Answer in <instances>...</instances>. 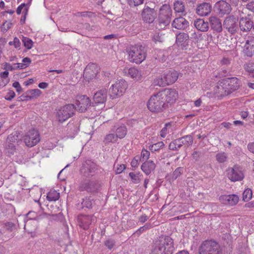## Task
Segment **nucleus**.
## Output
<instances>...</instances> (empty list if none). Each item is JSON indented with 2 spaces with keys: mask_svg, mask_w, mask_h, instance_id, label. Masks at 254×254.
<instances>
[{
  "mask_svg": "<svg viewBox=\"0 0 254 254\" xmlns=\"http://www.w3.org/2000/svg\"><path fill=\"white\" fill-rule=\"evenodd\" d=\"M212 11V6L210 3L203 2L196 5L195 9V13L200 16L208 15Z\"/></svg>",
  "mask_w": 254,
  "mask_h": 254,
  "instance_id": "obj_23",
  "label": "nucleus"
},
{
  "mask_svg": "<svg viewBox=\"0 0 254 254\" xmlns=\"http://www.w3.org/2000/svg\"><path fill=\"white\" fill-rule=\"evenodd\" d=\"M219 200L225 205L233 206L238 202L239 197L236 194L223 195L219 197Z\"/></svg>",
  "mask_w": 254,
  "mask_h": 254,
  "instance_id": "obj_25",
  "label": "nucleus"
},
{
  "mask_svg": "<svg viewBox=\"0 0 254 254\" xmlns=\"http://www.w3.org/2000/svg\"><path fill=\"white\" fill-rule=\"evenodd\" d=\"M231 59L228 57H223L220 61V64L222 65L228 66L231 64Z\"/></svg>",
  "mask_w": 254,
  "mask_h": 254,
  "instance_id": "obj_58",
  "label": "nucleus"
},
{
  "mask_svg": "<svg viewBox=\"0 0 254 254\" xmlns=\"http://www.w3.org/2000/svg\"><path fill=\"white\" fill-rule=\"evenodd\" d=\"M28 11V7H25L23 10L24 15L21 17L20 20V24L22 25L24 24L25 22L26 16L27 15Z\"/></svg>",
  "mask_w": 254,
  "mask_h": 254,
  "instance_id": "obj_60",
  "label": "nucleus"
},
{
  "mask_svg": "<svg viewBox=\"0 0 254 254\" xmlns=\"http://www.w3.org/2000/svg\"><path fill=\"white\" fill-rule=\"evenodd\" d=\"M76 108L73 104H68L61 107L56 113V119L63 123L74 114Z\"/></svg>",
  "mask_w": 254,
  "mask_h": 254,
  "instance_id": "obj_6",
  "label": "nucleus"
},
{
  "mask_svg": "<svg viewBox=\"0 0 254 254\" xmlns=\"http://www.w3.org/2000/svg\"><path fill=\"white\" fill-rule=\"evenodd\" d=\"M227 89V87L225 86V84L223 80H222L219 81L214 88V94L215 95L216 97L221 98L229 95Z\"/></svg>",
  "mask_w": 254,
  "mask_h": 254,
  "instance_id": "obj_26",
  "label": "nucleus"
},
{
  "mask_svg": "<svg viewBox=\"0 0 254 254\" xmlns=\"http://www.w3.org/2000/svg\"><path fill=\"white\" fill-rule=\"evenodd\" d=\"M9 72L7 71H4L0 73V76L3 79L2 83H0V86H4L9 82V79L7 78Z\"/></svg>",
  "mask_w": 254,
  "mask_h": 254,
  "instance_id": "obj_44",
  "label": "nucleus"
},
{
  "mask_svg": "<svg viewBox=\"0 0 254 254\" xmlns=\"http://www.w3.org/2000/svg\"><path fill=\"white\" fill-rule=\"evenodd\" d=\"M174 9L176 13H181L182 15L187 14L185 3L182 0H177L174 3Z\"/></svg>",
  "mask_w": 254,
  "mask_h": 254,
  "instance_id": "obj_34",
  "label": "nucleus"
},
{
  "mask_svg": "<svg viewBox=\"0 0 254 254\" xmlns=\"http://www.w3.org/2000/svg\"><path fill=\"white\" fill-rule=\"evenodd\" d=\"M173 27L179 30H185L189 26V21L185 18L181 16L176 18L172 23Z\"/></svg>",
  "mask_w": 254,
  "mask_h": 254,
  "instance_id": "obj_27",
  "label": "nucleus"
},
{
  "mask_svg": "<svg viewBox=\"0 0 254 254\" xmlns=\"http://www.w3.org/2000/svg\"><path fill=\"white\" fill-rule=\"evenodd\" d=\"M183 172V168L178 167L174 171L172 175V178L173 180H176L179 176H180Z\"/></svg>",
  "mask_w": 254,
  "mask_h": 254,
  "instance_id": "obj_50",
  "label": "nucleus"
},
{
  "mask_svg": "<svg viewBox=\"0 0 254 254\" xmlns=\"http://www.w3.org/2000/svg\"><path fill=\"white\" fill-rule=\"evenodd\" d=\"M246 42L243 47L244 56L252 58L254 56V36L249 35L245 38Z\"/></svg>",
  "mask_w": 254,
  "mask_h": 254,
  "instance_id": "obj_16",
  "label": "nucleus"
},
{
  "mask_svg": "<svg viewBox=\"0 0 254 254\" xmlns=\"http://www.w3.org/2000/svg\"><path fill=\"white\" fill-rule=\"evenodd\" d=\"M111 131L115 132L118 139H122L127 135V128L125 125H116L111 128Z\"/></svg>",
  "mask_w": 254,
  "mask_h": 254,
  "instance_id": "obj_28",
  "label": "nucleus"
},
{
  "mask_svg": "<svg viewBox=\"0 0 254 254\" xmlns=\"http://www.w3.org/2000/svg\"><path fill=\"white\" fill-rule=\"evenodd\" d=\"M129 176L130 177L131 181L134 184L139 183L143 177L142 175L140 174V173H135L133 172L129 173Z\"/></svg>",
  "mask_w": 254,
  "mask_h": 254,
  "instance_id": "obj_42",
  "label": "nucleus"
},
{
  "mask_svg": "<svg viewBox=\"0 0 254 254\" xmlns=\"http://www.w3.org/2000/svg\"><path fill=\"white\" fill-rule=\"evenodd\" d=\"M152 226L150 225L149 223H146L143 227H140V229L136 230L135 232V234L137 235H140L142 232L144 231H146L147 230L150 228Z\"/></svg>",
  "mask_w": 254,
  "mask_h": 254,
  "instance_id": "obj_55",
  "label": "nucleus"
},
{
  "mask_svg": "<svg viewBox=\"0 0 254 254\" xmlns=\"http://www.w3.org/2000/svg\"><path fill=\"white\" fill-rule=\"evenodd\" d=\"M223 27L231 34H236L238 30L237 20L233 15H230L225 18L223 21Z\"/></svg>",
  "mask_w": 254,
  "mask_h": 254,
  "instance_id": "obj_13",
  "label": "nucleus"
},
{
  "mask_svg": "<svg viewBox=\"0 0 254 254\" xmlns=\"http://www.w3.org/2000/svg\"><path fill=\"white\" fill-rule=\"evenodd\" d=\"M17 144H15L13 143L7 142L5 145V149L7 151V153L9 155H13L16 150V146Z\"/></svg>",
  "mask_w": 254,
  "mask_h": 254,
  "instance_id": "obj_41",
  "label": "nucleus"
},
{
  "mask_svg": "<svg viewBox=\"0 0 254 254\" xmlns=\"http://www.w3.org/2000/svg\"><path fill=\"white\" fill-rule=\"evenodd\" d=\"M217 13L221 16L227 15L232 11L231 5L225 0H220L217 1L214 6Z\"/></svg>",
  "mask_w": 254,
  "mask_h": 254,
  "instance_id": "obj_17",
  "label": "nucleus"
},
{
  "mask_svg": "<svg viewBox=\"0 0 254 254\" xmlns=\"http://www.w3.org/2000/svg\"><path fill=\"white\" fill-rule=\"evenodd\" d=\"M150 155V153L146 149H142L141 153L140 161H146V160L149 158Z\"/></svg>",
  "mask_w": 254,
  "mask_h": 254,
  "instance_id": "obj_52",
  "label": "nucleus"
},
{
  "mask_svg": "<svg viewBox=\"0 0 254 254\" xmlns=\"http://www.w3.org/2000/svg\"><path fill=\"white\" fill-rule=\"evenodd\" d=\"M81 204L83 208H91L92 207V200L89 198H85V199H83Z\"/></svg>",
  "mask_w": 254,
  "mask_h": 254,
  "instance_id": "obj_49",
  "label": "nucleus"
},
{
  "mask_svg": "<svg viewBox=\"0 0 254 254\" xmlns=\"http://www.w3.org/2000/svg\"><path fill=\"white\" fill-rule=\"evenodd\" d=\"M25 145L28 147L36 145L40 140V134L38 130L33 129L30 130L23 137Z\"/></svg>",
  "mask_w": 254,
  "mask_h": 254,
  "instance_id": "obj_11",
  "label": "nucleus"
},
{
  "mask_svg": "<svg viewBox=\"0 0 254 254\" xmlns=\"http://www.w3.org/2000/svg\"><path fill=\"white\" fill-rule=\"evenodd\" d=\"M127 70V74L130 77L136 80H139L141 79V72L137 68L135 67H131Z\"/></svg>",
  "mask_w": 254,
  "mask_h": 254,
  "instance_id": "obj_36",
  "label": "nucleus"
},
{
  "mask_svg": "<svg viewBox=\"0 0 254 254\" xmlns=\"http://www.w3.org/2000/svg\"><path fill=\"white\" fill-rule=\"evenodd\" d=\"M76 109L79 112H85L87 108L92 105V103L89 97L86 95H77L76 97Z\"/></svg>",
  "mask_w": 254,
  "mask_h": 254,
  "instance_id": "obj_14",
  "label": "nucleus"
},
{
  "mask_svg": "<svg viewBox=\"0 0 254 254\" xmlns=\"http://www.w3.org/2000/svg\"><path fill=\"white\" fill-rule=\"evenodd\" d=\"M25 7H28L27 4H25V3H21L18 7H17L16 9V13L17 14H20L21 13L22 10Z\"/></svg>",
  "mask_w": 254,
  "mask_h": 254,
  "instance_id": "obj_63",
  "label": "nucleus"
},
{
  "mask_svg": "<svg viewBox=\"0 0 254 254\" xmlns=\"http://www.w3.org/2000/svg\"><path fill=\"white\" fill-rule=\"evenodd\" d=\"M99 69V67L96 64L90 63L85 67L83 76L88 81L92 80L96 77Z\"/></svg>",
  "mask_w": 254,
  "mask_h": 254,
  "instance_id": "obj_19",
  "label": "nucleus"
},
{
  "mask_svg": "<svg viewBox=\"0 0 254 254\" xmlns=\"http://www.w3.org/2000/svg\"><path fill=\"white\" fill-rule=\"evenodd\" d=\"M227 171L229 179L232 182L240 181L244 178L242 168L238 165H234L233 167L229 168Z\"/></svg>",
  "mask_w": 254,
  "mask_h": 254,
  "instance_id": "obj_15",
  "label": "nucleus"
},
{
  "mask_svg": "<svg viewBox=\"0 0 254 254\" xmlns=\"http://www.w3.org/2000/svg\"><path fill=\"white\" fill-rule=\"evenodd\" d=\"M179 77V73L176 70H169L155 80L159 86H165L174 83Z\"/></svg>",
  "mask_w": 254,
  "mask_h": 254,
  "instance_id": "obj_7",
  "label": "nucleus"
},
{
  "mask_svg": "<svg viewBox=\"0 0 254 254\" xmlns=\"http://www.w3.org/2000/svg\"><path fill=\"white\" fill-rule=\"evenodd\" d=\"M60 198V193L54 190H51L47 193V198L50 201H56Z\"/></svg>",
  "mask_w": 254,
  "mask_h": 254,
  "instance_id": "obj_40",
  "label": "nucleus"
},
{
  "mask_svg": "<svg viewBox=\"0 0 254 254\" xmlns=\"http://www.w3.org/2000/svg\"><path fill=\"white\" fill-rule=\"evenodd\" d=\"M189 42V36L188 34L184 32H180L176 35V44L182 48H185Z\"/></svg>",
  "mask_w": 254,
  "mask_h": 254,
  "instance_id": "obj_29",
  "label": "nucleus"
},
{
  "mask_svg": "<svg viewBox=\"0 0 254 254\" xmlns=\"http://www.w3.org/2000/svg\"><path fill=\"white\" fill-rule=\"evenodd\" d=\"M15 96L14 92L12 90H9L5 96V99L6 100L10 101Z\"/></svg>",
  "mask_w": 254,
  "mask_h": 254,
  "instance_id": "obj_59",
  "label": "nucleus"
},
{
  "mask_svg": "<svg viewBox=\"0 0 254 254\" xmlns=\"http://www.w3.org/2000/svg\"><path fill=\"white\" fill-rule=\"evenodd\" d=\"M118 138L116 136L114 132H111L108 134H107L103 140V142L105 144H109L110 143H114L118 141Z\"/></svg>",
  "mask_w": 254,
  "mask_h": 254,
  "instance_id": "obj_37",
  "label": "nucleus"
},
{
  "mask_svg": "<svg viewBox=\"0 0 254 254\" xmlns=\"http://www.w3.org/2000/svg\"><path fill=\"white\" fill-rule=\"evenodd\" d=\"M126 169V166L124 164L117 165V167L115 168V171L116 174L121 173Z\"/></svg>",
  "mask_w": 254,
  "mask_h": 254,
  "instance_id": "obj_61",
  "label": "nucleus"
},
{
  "mask_svg": "<svg viewBox=\"0 0 254 254\" xmlns=\"http://www.w3.org/2000/svg\"><path fill=\"white\" fill-rule=\"evenodd\" d=\"M12 86L16 88V90L17 92L20 93L22 91V87H21L18 81H15L12 84Z\"/></svg>",
  "mask_w": 254,
  "mask_h": 254,
  "instance_id": "obj_62",
  "label": "nucleus"
},
{
  "mask_svg": "<svg viewBox=\"0 0 254 254\" xmlns=\"http://www.w3.org/2000/svg\"><path fill=\"white\" fill-rule=\"evenodd\" d=\"M139 161H140V156L138 155L135 156L131 162V166L132 167L136 168L139 164Z\"/></svg>",
  "mask_w": 254,
  "mask_h": 254,
  "instance_id": "obj_56",
  "label": "nucleus"
},
{
  "mask_svg": "<svg viewBox=\"0 0 254 254\" xmlns=\"http://www.w3.org/2000/svg\"><path fill=\"white\" fill-rule=\"evenodd\" d=\"M193 138L191 135H185L170 143L169 148L171 150H177L183 145L189 146L192 144Z\"/></svg>",
  "mask_w": 254,
  "mask_h": 254,
  "instance_id": "obj_9",
  "label": "nucleus"
},
{
  "mask_svg": "<svg viewBox=\"0 0 254 254\" xmlns=\"http://www.w3.org/2000/svg\"><path fill=\"white\" fill-rule=\"evenodd\" d=\"M239 27L243 32H250L253 28L254 31V21L252 20L249 16L241 17L239 20Z\"/></svg>",
  "mask_w": 254,
  "mask_h": 254,
  "instance_id": "obj_22",
  "label": "nucleus"
},
{
  "mask_svg": "<svg viewBox=\"0 0 254 254\" xmlns=\"http://www.w3.org/2000/svg\"><path fill=\"white\" fill-rule=\"evenodd\" d=\"M172 15V10L169 4H164L162 5L159 10L158 16V28L164 29L169 25Z\"/></svg>",
  "mask_w": 254,
  "mask_h": 254,
  "instance_id": "obj_5",
  "label": "nucleus"
},
{
  "mask_svg": "<svg viewBox=\"0 0 254 254\" xmlns=\"http://www.w3.org/2000/svg\"><path fill=\"white\" fill-rule=\"evenodd\" d=\"M222 80L229 94L238 90L241 85V81L236 77L227 78Z\"/></svg>",
  "mask_w": 254,
  "mask_h": 254,
  "instance_id": "obj_18",
  "label": "nucleus"
},
{
  "mask_svg": "<svg viewBox=\"0 0 254 254\" xmlns=\"http://www.w3.org/2000/svg\"><path fill=\"white\" fill-rule=\"evenodd\" d=\"M156 168V165L152 160L145 161L141 166V169L146 175H149Z\"/></svg>",
  "mask_w": 254,
  "mask_h": 254,
  "instance_id": "obj_33",
  "label": "nucleus"
},
{
  "mask_svg": "<svg viewBox=\"0 0 254 254\" xmlns=\"http://www.w3.org/2000/svg\"><path fill=\"white\" fill-rule=\"evenodd\" d=\"M24 217V221L26 222L29 220L40 221L43 217L42 215H38L37 213L34 211H29L26 214L23 216Z\"/></svg>",
  "mask_w": 254,
  "mask_h": 254,
  "instance_id": "obj_35",
  "label": "nucleus"
},
{
  "mask_svg": "<svg viewBox=\"0 0 254 254\" xmlns=\"http://www.w3.org/2000/svg\"><path fill=\"white\" fill-rule=\"evenodd\" d=\"M116 242L112 239H108L104 242V245L109 250L112 249L115 246Z\"/></svg>",
  "mask_w": 254,
  "mask_h": 254,
  "instance_id": "obj_51",
  "label": "nucleus"
},
{
  "mask_svg": "<svg viewBox=\"0 0 254 254\" xmlns=\"http://www.w3.org/2000/svg\"><path fill=\"white\" fill-rule=\"evenodd\" d=\"M128 4L131 6H137L143 3L144 0H127Z\"/></svg>",
  "mask_w": 254,
  "mask_h": 254,
  "instance_id": "obj_54",
  "label": "nucleus"
},
{
  "mask_svg": "<svg viewBox=\"0 0 254 254\" xmlns=\"http://www.w3.org/2000/svg\"><path fill=\"white\" fill-rule=\"evenodd\" d=\"M108 90L104 88L97 91L94 95L92 106H95L98 104H104L107 100Z\"/></svg>",
  "mask_w": 254,
  "mask_h": 254,
  "instance_id": "obj_24",
  "label": "nucleus"
},
{
  "mask_svg": "<svg viewBox=\"0 0 254 254\" xmlns=\"http://www.w3.org/2000/svg\"><path fill=\"white\" fill-rule=\"evenodd\" d=\"M101 187L99 182L96 180H84L80 182L79 186L80 191L86 190L89 192L98 191Z\"/></svg>",
  "mask_w": 254,
  "mask_h": 254,
  "instance_id": "obj_10",
  "label": "nucleus"
},
{
  "mask_svg": "<svg viewBox=\"0 0 254 254\" xmlns=\"http://www.w3.org/2000/svg\"><path fill=\"white\" fill-rule=\"evenodd\" d=\"M12 23L10 21H6L3 23L1 27V30L4 32L7 31L11 26Z\"/></svg>",
  "mask_w": 254,
  "mask_h": 254,
  "instance_id": "obj_57",
  "label": "nucleus"
},
{
  "mask_svg": "<svg viewBox=\"0 0 254 254\" xmlns=\"http://www.w3.org/2000/svg\"><path fill=\"white\" fill-rule=\"evenodd\" d=\"M197 254H222V251L216 241L205 240L199 246Z\"/></svg>",
  "mask_w": 254,
  "mask_h": 254,
  "instance_id": "obj_4",
  "label": "nucleus"
},
{
  "mask_svg": "<svg viewBox=\"0 0 254 254\" xmlns=\"http://www.w3.org/2000/svg\"><path fill=\"white\" fill-rule=\"evenodd\" d=\"M141 16L144 22L152 23L156 18L157 13L154 8L145 6L142 11Z\"/></svg>",
  "mask_w": 254,
  "mask_h": 254,
  "instance_id": "obj_20",
  "label": "nucleus"
},
{
  "mask_svg": "<svg viewBox=\"0 0 254 254\" xmlns=\"http://www.w3.org/2000/svg\"><path fill=\"white\" fill-rule=\"evenodd\" d=\"M246 7L249 10H251L254 12V1H252L250 2H249L246 5Z\"/></svg>",
  "mask_w": 254,
  "mask_h": 254,
  "instance_id": "obj_64",
  "label": "nucleus"
},
{
  "mask_svg": "<svg viewBox=\"0 0 254 254\" xmlns=\"http://www.w3.org/2000/svg\"><path fill=\"white\" fill-rule=\"evenodd\" d=\"M244 69L246 71L250 73H254V63H248L244 65Z\"/></svg>",
  "mask_w": 254,
  "mask_h": 254,
  "instance_id": "obj_53",
  "label": "nucleus"
},
{
  "mask_svg": "<svg viewBox=\"0 0 254 254\" xmlns=\"http://www.w3.org/2000/svg\"><path fill=\"white\" fill-rule=\"evenodd\" d=\"M79 126L77 122H69L67 125L66 132L68 136L73 138L79 130Z\"/></svg>",
  "mask_w": 254,
  "mask_h": 254,
  "instance_id": "obj_30",
  "label": "nucleus"
},
{
  "mask_svg": "<svg viewBox=\"0 0 254 254\" xmlns=\"http://www.w3.org/2000/svg\"><path fill=\"white\" fill-rule=\"evenodd\" d=\"M194 27L199 31L206 32L209 29V23L203 19L198 18L194 21Z\"/></svg>",
  "mask_w": 254,
  "mask_h": 254,
  "instance_id": "obj_32",
  "label": "nucleus"
},
{
  "mask_svg": "<svg viewBox=\"0 0 254 254\" xmlns=\"http://www.w3.org/2000/svg\"><path fill=\"white\" fill-rule=\"evenodd\" d=\"M126 50L130 62L139 64L146 59V48L140 44L130 45L127 47Z\"/></svg>",
  "mask_w": 254,
  "mask_h": 254,
  "instance_id": "obj_2",
  "label": "nucleus"
},
{
  "mask_svg": "<svg viewBox=\"0 0 254 254\" xmlns=\"http://www.w3.org/2000/svg\"><path fill=\"white\" fill-rule=\"evenodd\" d=\"M22 41L25 48L27 49H31L33 47V42L31 39L26 37H23Z\"/></svg>",
  "mask_w": 254,
  "mask_h": 254,
  "instance_id": "obj_45",
  "label": "nucleus"
},
{
  "mask_svg": "<svg viewBox=\"0 0 254 254\" xmlns=\"http://www.w3.org/2000/svg\"><path fill=\"white\" fill-rule=\"evenodd\" d=\"M209 22L212 30L218 33L222 31V26L219 18L214 16H211L209 18Z\"/></svg>",
  "mask_w": 254,
  "mask_h": 254,
  "instance_id": "obj_31",
  "label": "nucleus"
},
{
  "mask_svg": "<svg viewBox=\"0 0 254 254\" xmlns=\"http://www.w3.org/2000/svg\"><path fill=\"white\" fill-rule=\"evenodd\" d=\"M159 92L165 101L167 107H168L169 103H174L178 97V93L175 89H165Z\"/></svg>",
  "mask_w": 254,
  "mask_h": 254,
  "instance_id": "obj_21",
  "label": "nucleus"
},
{
  "mask_svg": "<svg viewBox=\"0 0 254 254\" xmlns=\"http://www.w3.org/2000/svg\"><path fill=\"white\" fill-rule=\"evenodd\" d=\"M164 146V144L162 141L158 142L149 146V149L151 151H156L159 150Z\"/></svg>",
  "mask_w": 254,
  "mask_h": 254,
  "instance_id": "obj_48",
  "label": "nucleus"
},
{
  "mask_svg": "<svg viewBox=\"0 0 254 254\" xmlns=\"http://www.w3.org/2000/svg\"><path fill=\"white\" fill-rule=\"evenodd\" d=\"M147 106L148 110L153 113L162 112L168 108L159 92L151 95L147 102Z\"/></svg>",
  "mask_w": 254,
  "mask_h": 254,
  "instance_id": "obj_3",
  "label": "nucleus"
},
{
  "mask_svg": "<svg viewBox=\"0 0 254 254\" xmlns=\"http://www.w3.org/2000/svg\"><path fill=\"white\" fill-rule=\"evenodd\" d=\"M19 132L17 131H14L9 134L6 139L7 142L13 143L15 144H18L19 141H21L19 138Z\"/></svg>",
  "mask_w": 254,
  "mask_h": 254,
  "instance_id": "obj_38",
  "label": "nucleus"
},
{
  "mask_svg": "<svg viewBox=\"0 0 254 254\" xmlns=\"http://www.w3.org/2000/svg\"><path fill=\"white\" fill-rule=\"evenodd\" d=\"M78 222H89V221H97L96 217L93 215H86L80 214L77 217Z\"/></svg>",
  "mask_w": 254,
  "mask_h": 254,
  "instance_id": "obj_39",
  "label": "nucleus"
},
{
  "mask_svg": "<svg viewBox=\"0 0 254 254\" xmlns=\"http://www.w3.org/2000/svg\"><path fill=\"white\" fill-rule=\"evenodd\" d=\"M228 156L225 152H221L216 155V160L220 163H224L227 161Z\"/></svg>",
  "mask_w": 254,
  "mask_h": 254,
  "instance_id": "obj_43",
  "label": "nucleus"
},
{
  "mask_svg": "<svg viewBox=\"0 0 254 254\" xmlns=\"http://www.w3.org/2000/svg\"><path fill=\"white\" fill-rule=\"evenodd\" d=\"M28 95H30V98L34 99L39 97L41 94V91L38 89H34L27 91Z\"/></svg>",
  "mask_w": 254,
  "mask_h": 254,
  "instance_id": "obj_46",
  "label": "nucleus"
},
{
  "mask_svg": "<svg viewBox=\"0 0 254 254\" xmlns=\"http://www.w3.org/2000/svg\"><path fill=\"white\" fill-rule=\"evenodd\" d=\"M174 250L173 239L170 236H161L153 243L151 254H173Z\"/></svg>",
  "mask_w": 254,
  "mask_h": 254,
  "instance_id": "obj_1",
  "label": "nucleus"
},
{
  "mask_svg": "<svg viewBox=\"0 0 254 254\" xmlns=\"http://www.w3.org/2000/svg\"><path fill=\"white\" fill-rule=\"evenodd\" d=\"M127 88V84L125 80L123 79L118 80L110 88L109 91L110 96L112 99L115 98L116 96H121L125 92Z\"/></svg>",
  "mask_w": 254,
  "mask_h": 254,
  "instance_id": "obj_8",
  "label": "nucleus"
},
{
  "mask_svg": "<svg viewBox=\"0 0 254 254\" xmlns=\"http://www.w3.org/2000/svg\"><path fill=\"white\" fill-rule=\"evenodd\" d=\"M252 191L250 189H247L243 192V200L244 201L247 202L252 198Z\"/></svg>",
  "mask_w": 254,
  "mask_h": 254,
  "instance_id": "obj_47",
  "label": "nucleus"
},
{
  "mask_svg": "<svg viewBox=\"0 0 254 254\" xmlns=\"http://www.w3.org/2000/svg\"><path fill=\"white\" fill-rule=\"evenodd\" d=\"M97 170L96 164L90 160H87L83 163L80 171L83 176L89 177L94 176Z\"/></svg>",
  "mask_w": 254,
  "mask_h": 254,
  "instance_id": "obj_12",
  "label": "nucleus"
}]
</instances>
